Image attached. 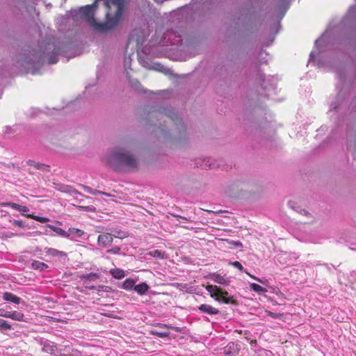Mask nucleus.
Instances as JSON below:
<instances>
[{
  "instance_id": "obj_1",
  "label": "nucleus",
  "mask_w": 356,
  "mask_h": 356,
  "mask_svg": "<svg viewBox=\"0 0 356 356\" xmlns=\"http://www.w3.org/2000/svg\"><path fill=\"white\" fill-rule=\"evenodd\" d=\"M149 118H156L158 122H154V126L157 127L154 132L159 142L177 147H184L190 143L191 136L188 128L173 110L161 108L152 112Z\"/></svg>"
},
{
  "instance_id": "obj_2",
  "label": "nucleus",
  "mask_w": 356,
  "mask_h": 356,
  "mask_svg": "<svg viewBox=\"0 0 356 356\" xmlns=\"http://www.w3.org/2000/svg\"><path fill=\"white\" fill-rule=\"evenodd\" d=\"M134 146L131 140H125L111 148L104 155L103 162L116 172H129L138 168L139 161L131 151Z\"/></svg>"
},
{
  "instance_id": "obj_3",
  "label": "nucleus",
  "mask_w": 356,
  "mask_h": 356,
  "mask_svg": "<svg viewBox=\"0 0 356 356\" xmlns=\"http://www.w3.org/2000/svg\"><path fill=\"white\" fill-rule=\"evenodd\" d=\"M51 44H48V47H45L44 49L40 51H36L35 49L24 50L17 56V62L20 66L34 74L41 66L46 51L51 49Z\"/></svg>"
},
{
  "instance_id": "obj_4",
  "label": "nucleus",
  "mask_w": 356,
  "mask_h": 356,
  "mask_svg": "<svg viewBox=\"0 0 356 356\" xmlns=\"http://www.w3.org/2000/svg\"><path fill=\"white\" fill-rule=\"evenodd\" d=\"M97 7V2H95L92 5L81 7L79 9V15L88 21L95 31L100 33H106L116 26V21L110 24L106 23V22L105 23L97 22L95 18Z\"/></svg>"
},
{
  "instance_id": "obj_5",
  "label": "nucleus",
  "mask_w": 356,
  "mask_h": 356,
  "mask_svg": "<svg viewBox=\"0 0 356 356\" xmlns=\"http://www.w3.org/2000/svg\"><path fill=\"white\" fill-rule=\"evenodd\" d=\"M259 188V185L255 182L248 179H240L228 184L225 193L231 197H237L243 193H256Z\"/></svg>"
},
{
  "instance_id": "obj_6",
  "label": "nucleus",
  "mask_w": 356,
  "mask_h": 356,
  "mask_svg": "<svg viewBox=\"0 0 356 356\" xmlns=\"http://www.w3.org/2000/svg\"><path fill=\"white\" fill-rule=\"evenodd\" d=\"M113 241V235L111 233H104L99 235L97 238V244L100 246L106 248Z\"/></svg>"
},
{
  "instance_id": "obj_7",
  "label": "nucleus",
  "mask_w": 356,
  "mask_h": 356,
  "mask_svg": "<svg viewBox=\"0 0 356 356\" xmlns=\"http://www.w3.org/2000/svg\"><path fill=\"white\" fill-rule=\"evenodd\" d=\"M209 278L212 280L214 282L218 283L219 284H222L224 286H228L229 284L230 280L229 278L225 277L224 276H221L217 273H212L209 275Z\"/></svg>"
},
{
  "instance_id": "obj_8",
  "label": "nucleus",
  "mask_w": 356,
  "mask_h": 356,
  "mask_svg": "<svg viewBox=\"0 0 356 356\" xmlns=\"http://www.w3.org/2000/svg\"><path fill=\"white\" fill-rule=\"evenodd\" d=\"M198 309L202 312L209 315H217L220 313V311L216 308L212 307L210 305L207 304H202L198 307Z\"/></svg>"
},
{
  "instance_id": "obj_9",
  "label": "nucleus",
  "mask_w": 356,
  "mask_h": 356,
  "mask_svg": "<svg viewBox=\"0 0 356 356\" xmlns=\"http://www.w3.org/2000/svg\"><path fill=\"white\" fill-rule=\"evenodd\" d=\"M27 165L30 166H33L35 169L41 170L42 172H49V166L44 164L40 163L39 162H36L33 160H29L27 161Z\"/></svg>"
},
{
  "instance_id": "obj_10",
  "label": "nucleus",
  "mask_w": 356,
  "mask_h": 356,
  "mask_svg": "<svg viewBox=\"0 0 356 356\" xmlns=\"http://www.w3.org/2000/svg\"><path fill=\"white\" fill-rule=\"evenodd\" d=\"M216 300L218 302H222L226 304L229 303L230 298L229 297L228 292L220 288L219 293L217 298H216Z\"/></svg>"
},
{
  "instance_id": "obj_11",
  "label": "nucleus",
  "mask_w": 356,
  "mask_h": 356,
  "mask_svg": "<svg viewBox=\"0 0 356 356\" xmlns=\"http://www.w3.org/2000/svg\"><path fill=\"white\" fill-rule=\"evenodd\" d=\"M3 298L4 300L12 302L15 304H19L21 300L20 298L10 292L4 293L3 295Z\"/></svg>"
},
{
  "instance_id": "obj_12",
  "label": "nucleus",
  "mask_w": 356,
  "mask_h": 356,
  "mask_svg": "<svg viewBox=\"0 0 356 356\" xmlns=\"http://www.w3.org/2000/svg\"><path fill=\"white\" fill-rule=\"evenodd\" d=\"M230 264L232 265L233 266L236 267V268H238L239 270L244 271L247 275H248L250 277L253 278L254 280H255L261 283H264V282L263 280H261V279L256 277L254 275H252L248 272L245 270L243 266L241 264L240 262L236 261L231 262Z\"/></svg>"
},
{
  "instance_id": "obj_13",
  "label": "nucleus",
  "mask_w": 356,
  "mask_h": 356,
  "mask_svg": "<svg viewBox=\"0 0 356 356\" xmlns=\"http://www.w3.org/2000/svg\"><path fill=\"white\" fill-rule=\"evenodd\" d=\"M3 204L5 206L10 207L15 210H17L22 213L27 212L29 211V209L27 207L22 206V205H19V204H17L13 203V202H8V203H5Z\"/></svg>"
},
{
  "instance_id": "obj_14",
  "label": "nucleus",
  "mask_w": 356,
  "mask_h": 356,
  "mask_svg": "<svg viewBox=\"0 0 356 356\" xmlns=\"http://www.w3.org/2000/svg\"><path fill=\"white\" fill-rule=\"evenodd\" d=\"M67 232L68 238H71L72 239L75 237H80L83 234V231L76 228H70Z\"/></svg>"
},
{
  "instance_id": "obj_15",
  "label": "nucleus",
  "mask_w": 356,
  "mask_h": 356,
  "mask_svg": "<svg viewBox=\"0 0 356 356\" xmlns=\"http://www.w3.org/2000/svg\"><path fill=\"white\" fill-rule=\"evenodd\" d=\"M149 289V286L145 282L140 283L134 286V290L138 294H140V295L145 294L148 291Z\"/></svg>"
},
{
  "instance_id": "obj_16",
  "label": "nucleus",
  "mask_w": 356,
  "mask_h": 356,
  "mask_svg": "<svg viewBox=\"0 0 356 356\" xmlns=\"http://www.w3.org/2000/svg\"><path fill=\"white\" fill-rule=\"evenodd\" d=\"M206 289L209 293L210 296L216 299L219 293L220 288L215 285H207Z\"/></svg>"
},
{
  "instance_id": "obj_17",
  "label": "nucleus",
  "mask_w": 356,
  "mask_h": 356,
  "mask_svg": "<svg viewBox=\"0 0 356 356\" xmlns=\"http://www.w3.org/2000/svg\"><path fill=\"white\" fill-rule=\"evenodd\" d=\"M57 350V347L55 344L50 343H45L43 345L42 350L49 354H54Z\"/></svg>"
},
{
  "instance_id": "obj_18",
  "label": "nucleus",
  "mask_w": 356,
  "mask_h": 356,
  "mask_svg": "<svg viewBox=\"0 0 356 356\" xmlns=\"http://www.w3.org/2000/svg\"><path fill=\"white\" fill-rule=\"evenodd\" d=\"M113 238H118L120 239L125 238L128 236V234L121 229H113L111 230Z\"/></svg>"
},
{
  "instance_id": "obj_19",
  "label": "nucleus",
  "mask_w": 356,
  "mask_h": 356,
  "mask_svg": "<svg viewBox=\"0 0 356 356\" xmlns=\"http://www.w3.org/2000/svg\"><path fill=\"white\" fill-rule=\"evenodd\" d=\"M49 227L51 228L54 232H55L60 236L68 238L67 232L66 231H65L64 229H63L60 227H55L54 225H49Z\"/></svg>"
},
{
  "instance_id": "obj_20",
  "label": "nucleus",
  "mask_w": 356,
  "mask_h": 356,
  "mask_svg": "<svg viewBox=\"0 0 356 356\" xmlns=\"http://www.w3.org/2000/svg\"><path fill=\"white\" fill-rule=\"evenodd\" d=\"M24 314L21 312L15 311L13 312H10V318L18 321H24Z\"/></svg>"
},
{
  "instance_id": "obj_21",
  "label": "nucleus",
  "mask_w": 356,
  "mask_h": 356,
  "mask_svg": "<svg viewBox=\"0 0 356 356\" xmlns=\"http://www.w3.org/2000/svg\"><path fill=\"white\" fill-rule=\"evenodd\" d=\"M111 273L115 278L117 279H122L125 276L124 272L119 268L111 270Z\"/></svg>"
},
{
  "instance_id": "obj_22",
  "label": "nucleus",
  "mask_w": 356,
  "mask_h": 356,
  "mask_svg": "<svg viewBox=\"0 0 356 356\" xmlns=\"http://www.w3.org/2000/svg\"><path fill=\"white\" fill-rule=\"evenodd\" d=\"M32 267L34 269H39L40 270H44L48 268V266L43 262H40L39 261H35L32 263Z\"/></svg>"
},
{
  "instance_id": "obj_23",
  "label": "nucleus",
  "mask_w": 356,
  "mask_h": 356,
  "mask_svg": "<svg viewBox=\"0 0 356 356\" xmlns=\"http://www.w3.org/2000/svg\"><path fill=\"white\" fill-rule=\"evenodd\" d=\"M250 287L252 290H253L255 292H257V293H266L267 292V289L261 286L260 285L257 284H255V283H252L250 285Z\"/></svg>"
},
{
  "instance_id": "obj_24",
  "label": "nucleus",
  "mask_w": 356,
  "mask_h": 356,
  "mask_svg": "<svg viewBox=\"0 0 356 356\" xmlns=\"http://www.w3.org/2000/svg\"><path fill=\"white\" fill-rule=\"evenodd\" d=\"M204 166L209 168H216L215 161L211 158H204L203 159Z\"/></svg>"
},
{
  "instance_id": "obj_25",
  "label": "nucleus",
  "mask_w": 356,
  "mask_h": 356,
  "mask_svg": "<svg viewBox=\"0 0 356 356\" xmlns=\"http://www.w3.org/2000/svg\"><path fill=\"white\" fill-rule=\"evenodd\" d=\"M149 255L153 257H157V258H164L165 253L163 252H161L159 250H154L153 251H151L148 253Z\"/></svg>"
},
{
  "instance_id": "obj_26",
  "label": "nucleus",
  "mask_w": 356,
  "mask_h": 356,
  "mask_svg": "<svg viewBox=\"0 0 356 356\" xmlns=\"http://www.w3.org/2000/svg\"><path fill=\"white\" fill-rule=\"evenodd\" d=\"M134 286V282L132 280L127 279L122 284V287L124 289L129 290L131 289Z\"/></svg>"
},
{
  "instance_id": "obj_27",
  "label": "nucleus",
  "mask_w": 356,
  "mask_h": 356,
  "mask_svg": "<svg viewBox=\"0 0 356 356\" xmlns=\"http://www.w3.org/2000/svg\"><path fill=\"white\" fill-rule=\"evenodd\" d=\"M11 325L9 324L6 321L0 318V330H10Z\"/></svg>"
},
{
  "instance_id": "obj_28",
  "label": "nucleus",
  "mask_w": 356,
  "mask_h": 356,
  "mask_svg": "<svg viewBox=\"0 0 356 356\" xmlns=\"http://www.w3.org/2000/svg\"><path fill=\"white\" fill-rule=\"evenodd\" d=\"M26 216L28 218H32V219H34L40 222H47L49 221V218H44V217H39V216H33V215H31V214H29V215H26Z\"/></svg>"
},
{
  "instance_id": "obj_29",
  "label": "nucleus",
  "mask_w": 356,
  "mask_h": 356,
  "mask_svg": "<svg viewBox=\"0 0 356 356\" xmlns=\"http://www.w3.org/2000/svg\"><path fill=\"white\" fill-rule=\"evenodd\" d=\"M151 333L153 335L158 336L161 338L167 337L169 336L170 333L168 332H159L157 330H153L151 331Z\"/></svg>"
},
{
  "instance_id": "obj_30",
  "label": "nucleus",
  "mask_w": 356,
  "mask_h": 356,
  "mask_svg": "<svg viewBox=\"0 0 356 356\" xmlns=\"http://www.w3.org/2000/svg\"><path fill=\"white\" fill-rule=\"evenodd\" d=\"M58 54L57 51H53L52 55H51L49 58V64H54L57 63L58 59L56 58V55Z\"/></svg>"
},
{
  "instance_id": "obj_31",
  "label": "nucleus",
  "mask_w": 356,
  "mask_h": 356,
  "mask_svg": "<svg viewBox=\"0 0 356 356\" xmlns=\"http://www.w3.org/2000/svg\"><path fill=\"white\" fill-rule=\"evenodd\" d=\"M121 248L120 247H114L111 249H109L106 251L107 253L109 254H119L120 252Z\"/></svg>"
},
{
  "instance_id": "obj_32",
  "label": "nucleus",
  "mask_w": 356,
  "mask_h": 356,
  "mask_svg": "<svg viewBox=\"0 0 356 356\" xmlns=\"http://www.w3.org/2000/svg\"><path fill=\"white\" fill-rule=\"evenodd\" d=\"M47 253L51 254V255H53V256H57L58 254H62L61 252H59V251H58L57 250H55V249H49L48 251H47Z\"/></svg>"
},
{
  "instance_id": "obj_33",
  "label": "nucleus",
  "mask_w": 356,
  "mask_h": 356,
  "mask_svg": "<svg viewBox=\"0 0 356 356\" xmlns=\"http://www.w3.org/2000/svg\"><path fill=\"white\" fill-rule=\"evenodd\" d=\"M10 312H7L4 309H0V316L5 318H10Z\"/></svg>"
},
{
  "instance_id": "obj_34",
  "label": "nucleus",
  "mask_w": 356,
  "mask_h": 356,
  "mask_svg": "<svg viewBox=\"0 0 356 356\" xmlns=\"http://www.w3.org/2000/svg\"><path fill=\"white\" fill-rule=\"evenodd\" d=\"M83 188L86 192L92 194L93 189L92 188L87 186H83Z\"/></svg>"
},
{
  "instance_id": "obj_35",
  "label": "nucleus",
  "mask_w": 356,
  "mask_h": 356,
  "mask_svg": "<svg viewBox=\"0 0 356 356\" xmlns=\"http://www.w3.org/2000/svg\"><path fill=\"white\" fill-rule=\"evenodd\" d=\"M268 314L270 316H271V317H273V318H280V317L282 316V315H281V314H274V313H273V312H268Z\"/></svg>"
},
{
  "instance_id": "obj_36",
  "label": "nucleus",
  "mask_w": 356,
  "mask_h": 356,
  "mask_svg": "<svg viewBox=\"0 0 356 356\" xmlns=\"http://www.w3.org/2000/svg\"><path fill=\"white\" fill-rule=\"evenodd\" d=\"M13 224L14 225L18 226V227H23L24 226L23 222L20 221V220H14Z\"/></svg>"
},
{
  "instance_id": "obj_37",
  "label": "nucleus",
  "mask_w": 356,
  "mask_h": 356,
  "mask_svg": "<svg viewBox=\"0 0 356 356\" xmlns=\"http://www.w3.org/2000/svg\"><path fill=\"white\" fill-rule=\"evenodd\" d=\"M6 134H12V133H14V130L11 127H6Z\"/></svg>"
},
{
  "instance_id": "obj_38",
  "label": "nucleus",
  "mask_w": 356,
  "mask_h": 356,
  "mask_svg": "<svg viewBox=\"0 0 356 356\" xmlns=\"http://www.w3.org/2000/svg\"><path fill=\"white\" fill-rule=\"evenodd\" d=\"M102 191H98V190H93L92 195H98V194H101L102 195Z\"/></svg>"
},
{
  "instance_id": "obj_39",
  "label": "nucleus",
  "mask_w": 356,
  "mask_h": 356,
  "mask_svg": "<svg viewBox=\"0 0 356 356\" xmlns=\"http://www.w3.org/2000/svg\"><path fill=\"white\" fill-rule=\"evenodd\" d=\"M234 245L237 247H241L242 246V243L240 242V241H236L234 242Z\"/></svg>"
},
{
  "instance_id": "obj_40",
  "label": "nucleus",
  "mask_w": 356,
  "mask_h": 356,
  "mask_svg": "<svg viewBox=\"0 0 356 356\" xmlns=\"http://www.w3.org/2000/svg\"><path fill=\"white\" fill-rule=\"evenodd\" d=\"M163 326L170 327L174 330L178 331V327H170V326H168L167 325H163Z\"/></svg>"
},
{
  "instance_id": "obj_41",
  "label": "nucleus",
  "mask_w": 356,
  "mask_h": 356,
  "mask_svg": "<svg viewBox=\"0 0 356 356\" xmlns=\"http://www.w3.org/2000/svg\"><path fill=\"white\" fill-rule=\"evenodd\" d=\"M102 195H105V196H107V197H110V196H111V194L107 193H105V192H102Z\"/></svg>"
},
{
  "instance_id": "obj_42",
  "label": "nucleus",
  "mask_w": 356,
  "mask_h": 356,
  "mask_svg": "<svg viewBox=\"0 0 356 356\" xmlns=\"http://www.w3.org/2000/svg\"><path fill=\"white\" fill-rule=\"evenodd\" d=\"M127 59H128V58H125V60H124L125 65H127Z\"/></svg>"
}]
</instances>
